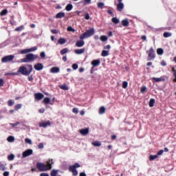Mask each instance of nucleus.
I'll use <instances>...</instances> for the list:
<instances>
[{
	"label": "nucleus",
	"instance_id": "f257e3e1",
	"mask_svg": "<svg viewBox=\"0 0 176 176\" xmlns=\"http://www.w3.org/2000/svg\"><path fill=\"white\" fill-rule=\"evenodd\" d=\"M53 163V160L50 159L47 161V164H45L42 162H37L36 167L38 171H49V170H52V165Z\"/></svg>",
	"mask_w": 176,
	"mask_h": 176
},
{
	"label": "nucleus",
	"instance_id": "f03ea898",
	"mask_svg": "<svg viewBox=\"0 0 176 176\" xmlns=\"http://www.w3.org/2000/svg\"><path fill=\"white\" fill-rule=\"evenodd\" d=\"M28 68L25 67V66H21L19 68L18 72L21 74V75H24L25 76H30L31 74V72H32V65H27ZM29 69V70H28Z\"/></svg>",
	"mask_w": 176,
	"mask_h": 176
},
{
	"label": "nucleus",
	"instance_id": "7ed1b4c3",
	"mask_svg": "<svg viewBox=\"0 0 176 176\" xmlns=\"http://www.w3.org/2000/svg\"><path fill=\"white\" fill-rule=\"evenodd\" d=\"M38 57L39 56L36 54H28L25 58L21 59V63H31L32 61H34L35 59L38 58Z\"/></svg>",
	"mask_w": 176,
	"mask_h": 176
},
{
	"label": "nucleus",
	"instance_id": "20e7f679",
	"mask_svg": "<svg viewBox=\"0 0 176 176\" xmlns=\"http://www.w3.org/2000/svg\"><path fill=\"white\" fill-rule=\"evenodd\" d=\"M94 34V28H91L89 30H87L85 33H82L81 35H80L79 38L80 39H85V38H90V36H93V34Z\"/></svg>",
	"mask_w": 176,
	"mask_h": 176
},
{
	"label": "nucleus",
	"instance_id": "39448f33",
	"mask_svg": "<svg viewBox=\"0 0 176 176\" xmlns=\"http://www.w3.org/2000/svg\"><path fill=\"white\" fill-rule=\"evenodd\" d=\"M79 167H80V164H79V163H75L73 166L69 167V171L72 173L73 176H76L78 175V170L76 168H79Z\"/></svg>",
	"mask_w": 176,
	"mask_h": 176
},
{
	"label": "nucleus",
	"instance_id": "423d86ee",
	"mask_svg": "<svg viewBox=\"0 0 176 176\" xmlns=\"http://www.w3.org/2000/svg\"><path fill=\"white\" fill-rule=\"evenodd\" d=\"M147 54H148V61H152V60H155L156 58V54H155V50L153 49V47H151L149 50L146 51Z\"/></svg>",
	"mask_w": 176,
	"mask_h": 176
},
{
	"label": "nucleus",
	"instance_id": "0eeeda50",
	"mask_svg": "<svg viewBox=\"0 0 176 176\" xmlns=\"http://www.w3.org/2000/svg\"><path fill=\"white\" fill-rule=\"evenodd\" d=\"M14 60V55H8L3 57L1 58L2 63H10V61H13Z\"/></svg>",
	"mask_w": 176,
	"mask_h": 176
},
{
	"label": "nucleus",
	"instance_id": "6e6552de",
	"mask_svg": "<svg viewBox=\"0 0 176 176\" xmlns=\"http://www.w3.org/2000/svg\"><path fill=\"white\" fill-rule=\"evenodd\" d=\"M38 50V47H32L31 48L22 50L21 51V54H27V53H31V52H35Z\"/></svg>",
	"mask_w": 176,
	"mask_h": 176
},
{
	"label": "nucleus",
	"instance_id": "1a4fd4ad",
	"mask_svg": "<svg viewBox=\"0 0 176 176\" xmlns=\"http://www.w3.org/2000/svg\"><path fill=\"white\" fill-rule=\"evenodd\" d=\"M32 153H34V151H32V149L29 148V149L25 151L22 153V156H23V157H28V156H31V155H32Z\"/></svg>",
	"mask_w": 176,
	"mask_h": 176
},
{
	"label": "nucleus",
	"instance_id": "9d476101",
	"mask_svg": "<svg viewBox=\"0 0 176 176\" xmlns=\"http://www.w3.org/2000/svg\"><path fill=\"white\" fill-rule=\"evenodd\" d=\"M50 120H47L46 122L43 121L39 123L38 126L39 127H43L44 129H46L48 126H51Z\"/></svg>",
	"mask_w": 176,
	"mask_h": 176
},
{
	"label": "nucleus",
	"instance_id": "9b49d317",
	"mask_svg": "<svg viewBox=\"0 0 176 176\" xmlns=\"http://www.w3.org/2000/svg\"><path fill=\"white\" fill-rule=\"evenodd\" d=\"M43 97H45V95H43L42 93L34 94L35 100H37L38 101H41Z\"/></svg>",
	"mask_w": 176,
	"mask_h": 176
},
{
	"label": "nucleus",
	"instance_id": "f8f14e48",
	"mask_svg": "<svg viewBox=\"0 0 176 176\" xmlns=\"http://www.w3.org/2000/svg\"><path fill=\"white\" fill-rule=\"evenodd\" d=\"M153 80H155L156 82H166V76H162L160 78H156V77H153Z\"/></svg>",
	"mask_w": 176,
	"mask_h": 176
},
{
	"label": "nucleus",
	"instance_id": "ddd939ff",
	"mask_svg": "<svg viewBox=\"0 0 176 176\" xmlns=\"http://www.w3.org/2000/svg\"><path fill=\"white\" fill-rule=\"evenodd\" d=\"M91 64L92 67H98L101 64V60L100 59H95L91 62Z\"/></svg>",
	"mask_w": 176,
	"mask_h": 176
},
{
	"label": "nucleus",
	"instance_id": "4468645a",
	"mask_svg": "<svg viewBox=\"0 0 176 176\" xmlns=\"http://www.w3.org/2000/svg\"><path fill=\"white\" fill-rule=\"evenodd\" d=\"M34 69L36 71H42L43 69V65L42 63H36L34 65Z\"/></svg>",
	"mask_w": 176,
	"mask_h": 176
},
{
	"label": "nucleus",
	"instance_id": "2eb2a0df",
	"mask_svg": "<svg viewBox=\"0 0 176 176\" xmlns=\"http://www.w3.org/2000/svg\"><path fill=\"white\" fill-rule=\"evenodd\" d=\"M76 46L77 47H82V46H85V41H83V39L77 41V42L76 43Z\"/></svg>",
	"mask_w": 176,
	"mask_h": 176
},
{
	"label": "nucleus",
	"instance_id": "dca6fc26",
	"mask_svg": "<svg viewBox=\"0 0 176 176\" xmlns=\"http://www.w3.org/2000/svg\"><path fill=\"white\" fill-rule=\"evenodd\" d=\"M51 74H58L60 72V67H53L50 69Z\"/></svg>",
	"mask_w": 176,
	"mask_h": 176
},
{
	"label": "nucleus",
	"instance_id": "f3484780",
	"mask_svg": "<svg viewBox=\"0 0 176 176\" xmlns=\"http://www.w3.org/2000/svg\"><path fill=\"white\" fill-rule=\"evenodd\" d=\"M80 133L82 135H87L89 134V128L80 129Z\"/></svg>",
	"mask_w": 176,
	"mask_h": 176
},
{
	"label": "nucleus",
	"instance_id": "a211bd4d",
	"mask_svg": "<svg viewBox=\"0 0 176 176\" xmlns=\"http://www.w3.org/2000/svg\"><path fill=\"white\" fill-rule=\"evenodd\" d=\"M85 52H86V48L77 49L74 51L76 54H83Z\"/></svg>",
	"mask_w": 176,
	"mask_h": 176
},
{
	"label": "nucleus",
	"instance_id": "6ab92c4d",
	"mask_svg": "<svg viewBox=\"0 0 176 176\" xmlns=\"http://www.w3.org/2000/svg\"><path fill=\"white\" fill-rule=\"evenodd\" d=\"M43 102L46 105H47V104H50V105H53V104H54V102H50V98L47 97L44 98Z\"/></svg>",
	"mask_w": 176,
	"mask_h": 176
},
{
	"label": "nucleus",
	"instance_id": "aec40b11",
	"mask_svg": "<svg viewBox=\"0 0 176 176\" xmlns=\"http://www.w3.org/2000/svg\"><path fill=\"white\" fill-rule=\"evenodd\" d=\"M124 8V4H123V3H119L117 5V10H118V12H122Z\"/></svg>",
	"mask_w": 176,
	"mask_h": 176
},
{
	"label": "nucleus",
	"instance_id": "412c9836",
	"mask_svg": "<svg viewBox=\"0 0 176 176\" xmlns=\"http://www.w3.org/2000/svg\"><path fill=\"white\" fill-rule=\"evenodd\" d=\"M63 17H65V12H58L56 15V19H63Z\"/></svg>",
	"mask_w": 176,
	"mask_h": 176
},
{
	"label": "nucleus",
	"instance_id": "4be33fe9",
	"mask_svg": "<svg viewBox=\"0 0 176 176\" xmlns=\"http://www.w3.org/2000/svg\"><path fill=\"white\" fill-rule=\"evenodd\" d=\"M129 24L130 23L128 19H124L122 21V25H123V27H129Z\"/></svg>",
	"mask_w": 176,
	"mask_h": 176
},
{
	"label": "nucleus",
	"instance_id": "5701e85b",
	"mask_svg": "<svg viewBox=\"0 0 176 176\" xmlns=\"http://www.w3.org/2000/svg\"><path fill=\"white\" fill-rule=\"evenodd\" d=\"M72 9H74V6L71 3L67 4L65 7V10H67V12H71Z\"/></svg>",
	"mask_w": 176,
	"mask_h": 176
},
{
	"label": "nucleus",
	"instance_id": "b1692460",
	"mask_svg": "<svg viewBox=\"0 0 176 176\" xmlns=\"http://www.w3.org/2000/svg\"><path fill=\"white\" fill-rule=\"evenodd\" d=\"M155 99L154 98H151L149 100V102H148V105L150 107V108H153V107H155Z\"/></svg>",
	"mask_w": 176,
	"mask_h": 176
},
{
	"label": "nucleus",
	"instance_id": "393cba45",
	"mask_svg": "<svg viewBox=\"0 0 176 176\" xmlns=\"http://www.w3.org/2000/svg\"><path fill=\"white\" fill-rule=\"evenodd\" d=\"M58 43L59 45H65V43H67V40L65 38H60L58 40Z\"/></svg>",
	"mask_w": 176,
	"mask_h": 176
},
{
	"label": "nucleus",
	"instance_id": "a878e982",
	"mask_svg": "<svg viewBox=\"0 0 176 176\" xmlns=\"http://www.w3.org/2000/svg\"><path fill=\"white\" fill-rule=\"evenodd\" d=\"M59 87L60 89H61V90H65V91L69 90V87L67 86V84L60 85Z\"/></svg>",
	"mask_w": 176,
	"mask_h": 176
},
{
	"label": "nucleus",
	"instance_id": "bb28decb",
	"mask_svg": "<svg viewBox=\"0 0 176 176\" xmlns=\"http://www.w3.org/2000/svg\"><path fill=\"white\" fill-rule=\"evenodd\" d=\"M101 56L102 57H107V56H109V51L102 50V52L101 53Z\"/></svg>",
	"mask_w": 176,
	"mask_h": 176
},
{
	"label": "nucleus",
	"instance_id": "cd10ccee",
	"mask_svg": "<svg viewBox=\"0 0 176 176\" xmlns=\"http://www.w3.org/2000/svg\"><path fill=\"white\" fill-rule=\"evenodd\" d=\"M157 157H159V155H157H157H151L149 156V160H150L151 162H152V161H153V160H155V159H157Z\"/></svg>",
	"mask_w": 176,
	"mask_h": 176
},
{
	"label": "nucleus",
	"instance_id": "c85d7f7f",
	"mask_svg": "<svg viewBox=\"0 0 176 176\" xmlns=\"http://www.w3.org/2000/svg\"><path fill=\"white\" fill-rule=\"evenodd\" d=\"M164 53V50L162 48H158L157 50V54L162 56Z\"/></svg>",
	"mask_w": 176,
	"mask_h": 176
},
{
	"label": "nucleus",
	"instance_id": "c756f323",
	"mask_svg": "<svg viewBox=\"0 0 176 176\" xmlns=\"http://www.w3.org/2000/svg\"><path fill=\"white\" fill-rule=\"evenodd\" d=\"M8 13V9H4L1 10V12H0V16H6Z\"/></svg>",
	"mask_w": 176,
	"mask_h": 176
},
{
	"label": "nucleus",
	"instance_id": "7c9ffc66",
	"mask_svg": "<svg viewBox=\"0 0 176 176\" xmlns=\"http://www.w3.org/2000/svg\"><path fill=\"white\" fill-rule=\"evenodd\" d=\"M100 39L102 42H107V41H108V36H105V35H102L100 37Z\"/></svg>",
	"mask_w": 176,
	"mask_h": 176
},
{
	"label": "nucleus",
	"instance_id": "2f4dec72",
	"mask_svg": "<svg viewBox=\"0 0 176 176\" xmlns=\"http://www.w3.org/2000/svg\"><path fill=\"white\" fill-rule=\"evenodd\" d=\"M97 6L99 9H104V6H105V4L103 2H98L97 3Z\"/></svg>",
	"mask_w": 176,
	"mask_h": 176
},
{
	"label": "nucleus",
	"instance_id": "473e14b6",
	"mask_svg": "<svg viewBox=\"0 0 176 176\" xmlns=\"http://www.w3.org/2000/svg\"><path fill=\"white\" fill-rule=\"evenodd\" d=\"M94 146H101V142L95 141L91 143Z\"/></svg>",
	"mask_w": 176,
	"mask_h": 176
},
{
	"label": "nucleus",
	"instance_id": "72a5a7b5",
	"mask_svg": "<svg viewBox=\"0 0 176 176\" xmlns=\"http://www.w3.org/2000/svg\"><path fill=\"white\" fill-rule=\"evenodd\" d=\"M105 111H106V109L102 106L99 109V113L100 115H102V113H105Z\"/></svg>",
	"mask_w": 176,
	"mask_h": 176
},
{
	"label": "nucleus",
	"instance_id": "f704fd0d",
	"mask_svg": "<svg viewBox=\"0 0 176 176\" xmlns=\"http://www.w3.org/2000/svg\"><path fill=\"white\" fill-rule=\"evenodd\" d=\"M82 5L86 6V5H89V3H91V0H84L82 1Z\"/></svg>",
	"mask_w": 176,
	"mask_h": 176
},
{
	"label": "nucleus",
	"instance_id": "c9c22d12",
	"mask_svg": "<svg viewBox=\"0 0 176 176\" xmlns=\"http://www.w3.org/2000/svg\"><path fill=\"white\" fill-rule=\"evenodd\" d=\"M111 21H112V22H113L114 24H119V23H120L119 19H117L116 17L112 18Z\"/></svg>",
	"mask_w": 176,
	"mask_h": 176
},
{
	"label": "nucleus",
	"instance_id": "e433bc0d",
	"mask_svg": "<svg viewBox=\"0 0 176 176\" xmlns=\"http://www.w3.org/2000/svg\"><path fill=\"white\" fill-rule=\"evenodd\" d=\"M58 173V171H57L56 170L53 169L51 171L50 175L51 176H57Z\"/></svg>",
	"mask_w": 176,
	"mask_h": 176
},
{
	"label": "nucleus",
	"instance_id": "4c0bfd02",
	"mask_svg": "<svg viewBox=\"0 0 176 176\" xmlns=\"http://www.w3.org/2000/svg\"><path fill=\"white\" fill-rule=\"evenodd\" d=\"M66 53H68V48L67 47L60 51V54H62V56H64V54H66Z\"/></svg>",
	"mask_w": 176,
	"mask_h": 176
},
{
	"label": "nucleus",
	"instance_id": "58836bf2",
	"mask_svg": "<svg viewBox=\"0 0 176 176\" xmlns=\"http://www.w3.org/2000/svg\"><path fill=\"white\" fill-rule=\"evenodd\" d=\"M7 141H8V142H13L14 141V137L10 135L7 138Z\"/></svg>",
	"mask_w": 176,
	"mask_h": 176
},
{
	"label": "nucleus",
	"instance_id": "ea45409f",
	"mask_svg": "<svg viewBox=\"0 0 176 176\" xmlns=\"http://www.w3.org/2000/svg\"><path fill=\"white\" fill-rule=\"evenodd\" d=\"M22 104H17L14 107L15 111H19V109H21Z\"/></svg>",
	"mask_w": 176,
	"mask_h": 176
},
{
	"label": "nucleus",
	"instance_id": "a19ab883",
	"mask_svg": "<svg viewBox=\"0 0 176 176\" xmlns=\"http://www.w3.org/2000/svg\"><path fill=\"white\" fill-rule=\"evenodd\" d=\"M23 28H24V25H21L19 27L16 28L14 29V31H16V32L23 31Z\"/></svg>",
	"mask_w": 176,
	"mask_h": 176
},
{
	"label": "nucleus",
	"instance_id": "79ce46f5",
	"mask_svg": "<svg viewBox=\"0 0 176 176\" xmlns=\"http://www.w3.org/2000/svg\"><path fill=\"white\" fill-rule=\"evenodd\" d=\"M163 36L164 38H168V37L171 36V33L165 32L164 33Z\"/></svg>",
	"mask_w": 176,
	"mask_h": 176
},
{
	"label": "nucleus",
	"instance_id": "37998d69",
	"mask_svg": "<svg viewBox=\"0 0 176 176\" xmlns=\"http://www.w3.org/2000/svg\"><path fill=\"white\" fill-rule=\"evenodd\" d=\"M8 104L9 107H13V105H14V101H13V100H10L8 101Z\"/></svg>",
	"mask_w": 176,
	"mask_h": 176
},
{
	"label": "nucleus",
	"instance_id": "c03bdc74",
	"mask_svg": "<svg viewBox=\"0 0 176 176\" xmlns=\"http://www.w3.org/2000/svg\"><path fill=\"white\" fill-rule=\"evenodd\" d=\"M127 86H129V82H127V81H124L122 82V88L127 89Z\"/></svg>",
	"mask_w": 176,
	"mask_h": 176
},
{
	"label": "nucleus",
	"instance_id": "a18cd8bd",
	"mask_svg": "<svg viewBox=\"0 0 176 176\" xmlns=\"http://www.w3.org/2000/svg\"><path fill=\"white\" fill-rule=\"evenodd\" d=\"M8 159L10 161L14 160V154H10L8 156Z\"/></svg>",
	"mask_w": 176,
	"mask_h": 176
},
{
	"label": "nucleus",
	"instance_id": "49530a36",
	"mask_svg": "<svg viewBox=\"0 0 176 176\" xmlns=\"http://www.w3.org/2000/svg\"><path fill=\"white\" fill-rule=\"evenodd\" d=\"M25 142H26L27 144H29L30 145H32V141L30 138H25Z\"/></svg>",
	"mask_w": 176,
	"mask_h": 176
},
{
	"label": "nucleus",
	"instance_id": "de8ad7c7",
	"mask_svg": "<svg viewBox=\"0 0 176 176\" xmlns=\"http://www.w3.org/2000/svg\"><path fill=\"white\" fill-rule=\"evenodd\" d=\"M67 31H68L69 32H75V29H74V28H72V26H69V27L67 28Z\"/></svg>",
	"mask_w": 176,
	"mask_h": 176
},
{
	"label": "nucleus",
	"instance_id": "09e8293b",
	"mask_svg": "<svg viewBox=\"0 0 176 176\" xmlns=\"http://www.w3.org/2000/svg\"><path fill=\"white\" fill-rule=\"evenodd\" d=\"M147 89L146 87H142L140 89V93H146Z\"/></svg>",
	"mask_w": 176,
	"mask_h": 176
},
{
	"label": "nucleus",
	"instance_id": "8fccbe9b",
	"mask_svg": "<svg viewBox=\"0 0 176 176\" xmlns=\"http://www.w3.org/2000/svg\"><path fill=\"white\" fill-rule=\"evenodd\" d=\"M12 127H16V126H19L20 124V122H16L15 123H10Z\"/></svg>",
	"mask_w": 176,
	"mask_h": 176
},
{
	"label": "nucleus",
	"instance_id": "3c124183",
	"mask_svg": "<svg viewBox=\"0 0 176 176\" xmlns=\"http://www.w3.org/2000/svg\"><path fill=\"white\" fill-rule=\"evenodd\" d=\"M85 20H90V15L89 14V12L85 13Z\"/></svg>",
	"mask_w": 176,
	"mask_h": 176
},
{
	"label": "nucleus",
	"instance_id": "603ef678",
	"mask_svg": "<svg viewBox=\"0 0 176 176\" xmlns=\"http://www.w3.org/2000/svg\"><path fill=\"white\" fill-rule=\"evenodd\" d=\"M72 112L73 113H76V115H77V113H79V110L78 108H74Z\"/></svg>",
	"mask_w": 176,
	"mask_h": 176
},
{
	"label": "nucleus",
	"instance_id": "864d4df0",
	"mask_svg": "<svg viewBox=\"0 0 176 176\" xmlns=\"http://www.w3.org/2000/svg\"><path fill=\"white\" fill-rule=\"evenodd\" d=\"M28 79L29 82H33L34 81V76L33 75L29 76Z\"/></svg>",
	"mask_w": 176,
	"mask_h": 176
},
{
	"label": "nucleus",
	"instance_id": "5fc2aeb1",
	"mask_svg": "<svg viewBox=\"0 0 176 176\" xmlns=\"http://www.w3.org/2000/svg\"><path fill=\"white\" fill-rule=\"evenodd\" d=\"M78 64H76V63H74V64H73L72 65V68H73V69H74V70H76L78 68Z\"/></svg>",
	"mask_w": 176,
	"mask_h": 176
},
{
	"label": "nucleus",
	"instance_id": "6e6d98bb",
	"mask_svg": "<svg viewBox=\"0 0 176 176\" xmlns=\"http://www.w3.org/2000/svg\"><path fill=\"white\" fill-rule=\"evenodd\" d=\"M40 56H41V58H45L46 57V54H45V52H42L40 54Z\"/></svg>",
	"mask_w": 176,
	"mask_h": 176
},
{
	"label": "nucleus",
	"instance_id": "4d7b16f0",
	"mask_svg": "<svg viewBox=\"0 0 176 176\" xmlns=\"http://www.w3.org/2000/svg\"><path fill=\"white\" fill-rule=\"evenodd\" d=\"M5 85V81H3V79L1 78L0 79V87H2Z\"/></svg>",
	"mask_w": 176,
	"mask_h": 176
},
{
	"label": "nucleus",
	"instance_id": "13d9d810",
	"mask_svg": "<svg viewBox=\"0 0 176 176\" xmlns=\"http://www.w3.org/2000/svg\"><path fill=\"white\" fill-rule=\"evenodd\" d=\"M171 71H172L173 73H174L173 76H174V77L175 78V76H176V69H175V67H172Z\"/></svg>",
	"mask_w": 176,
	"mask_h": 176
},
{
	"label": "nucleus",
	"instance_id": "bf43d9fd",
	"mask_svg": "<svg viewBox=\"0 0 176 176\" xmlns=\"http://www.w3.org/2000/svg\"><path fill=\"white\" fill-rule=\"evenodd\" d=\"M38 149H43L44 146H43V143H40L38 146Z\"/></svg>",
	"mask_w": 176,
	"mask_h": 176
},
{
	"label": "nucleus",
	"instance_id": "052dcab7",
	"mask_svg": "<svg viewBox=\"0 0 176 176\" xmlns=\"http://www.w3.org/2000/svg\"><path fill=\"white\" fill-rule=\"evenodd\" d=\"M164 151V150H160L157 152V156H160V155H163Z\"/></svg>",
	"mask_w": 176,
	"mask_h": 176
},
{
	"label": "nucleus",
	"instance_id": "680f3d73",
	"mask_svg": "<svg viewBox=\"0 0 176 176\" xmlns=\"http://www.w3.org/2000/svg\"><path fill=\"white\" fill-rule=\"evenodd\" d=\"M161 65H162V67H166V65H167V63H166V61H164V60H162L161 61Z\"/></svg>",
	"mask_w": 176,
	"mask_h": 176
},
{
	"label": "nucleus",
	"instance_id": "e2e57ef3",
	"mask_svg": "<svg viewBox=\"0 0 176 176\" xmlns=\"http://www.w3.org/2000/svg\"><path fill=\"white\" fill-rule=\"evenodd\" d=\"M107 12L108 13V14H110L111 16H113V12H112V10H107Z\"/></svg>",
	"mask_w": 176,
	"mask_h": 176
},
{
	"label": "nucleus",
	"instance_id": "0e129e2a",
	"mask_svg": "<svg viewBox=\"0 0 176 176\" xmlns=\"http://www.w3.org/2000/svg\"><path fill=\"white\" fill-rule=\"evenodd\" d=\"M104 49L106 50H109L111 49V45H107L104 47Z\"/></svg>",
	"mask_w": 176,
	"mask_h": 176
},
{
	"label": "nucleus",
	"instance_id": "69168bd1",
	"mask_svg": "<svg viewBox=\"0 0 176 176\" xmlns=\"http://www.w3.org/2000/svg\"><path fill=\"white\" fill-rule=\"evenodd\" d=\"M107 35H108V36H113V33L112 32V31H109L107 32Z\"/></svg>",
	"mask_w": 176,
	"mask_h": 176
},
{
	"label": "nucleus",
	"instance_id": "338daca9",
	"mask_svg": "<svg viewBox=\"0 0 176 176\" xmlns=\"http://www.w3.org/2000/svg\"><path fill=\"white\" fill-rule=\"evenodd\" d=\"M3 176H9V172L8 171H6L3 173Z\"/></svg>",
	"mask_w": 176,
	"mask_h": 176
},
{
	"label": "nucleus",
	"instance_id": "774afa93",
	"mask_svg": "<svg viewBox=\"0 0 176 176\" xmlns=\"http://www.w3.org/2000/svg\"><path fill=\"white\" fill-rule=\"evenodd\" d=\"M40 176H49L47 173H41Z\"/></svg>",
	"mask_w": 176,
	"mask_h": 176
}]
</instances>
